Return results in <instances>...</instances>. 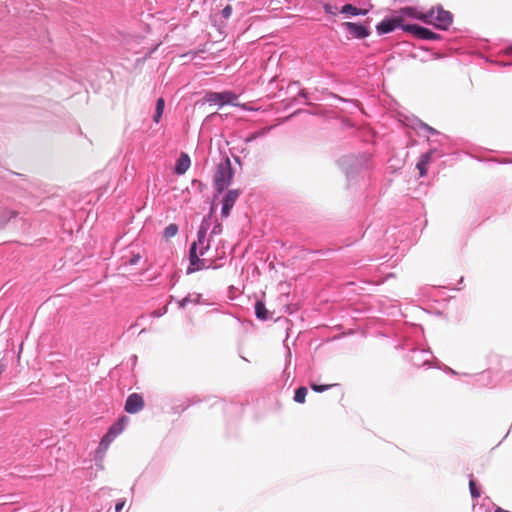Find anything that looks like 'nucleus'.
<instances>
[{
	"mask_svg": "<svg viewBox=\"0 0 512 512\" xmlns=\"http://www.w3.org/2000/svg\"><path fill=\"white\" fill-rule=\"evenodd\" d=\"M209 226V219L203 218L197 232V241L193 242L189 249V261L192 267H188V274L206 267L205 260L201 259L200 256H203L210 248V241L207 239Z\"/></svg>",
	"mask_w": 512,
	"mask_h": 512,
	"instance_id": "f257e3e1",
	"label": "nucleus"
},
{
	"mask_svg": "<svg viewBox=\"0 0 512 512\" xmlns=\"http://www.w3.org/2000/svg\"><path fill=\"white\" fill-rule=\"evenodd\" d=\"M234 171L229 158L217 165L213 178L214 189L220 194L232 183Z\"/></svg>",
	"mask_w": 512,
	"mask_h": 512,
	"instance_id": "f03ea898",
	"label": "nucleus"
},
{
	"mask_svg": "<svg viewBox=\"0 0 512 512\" xmlns=\"http://www.w3.org/2000/svg\"><path fill=\"white\" fill-rule=\"evenodd\" d=\"M427 13H433L431 17H429L426 24H432L436 28L441 30H447L453 21V16L449 11L444 10L442 7H437L430 9Z\"/></svg>",
	"mask_w": 512,
	"mask_h": 512,
	"instance_id": "7ed1b4c3",
	"label": "nucleus"
},
{
	"mask_svg": "<svg viewBox=\"0 0 512 512\" xmlns=\"http://www.w3.org/2000/svg\"><path fill=\"white\" fill-rule=\"evenodd\" d=\"M368 161L369 158L366 155H362L360 159L354 156H345L341 158L340 165L345 171L347 177H349L360 169L366 168L368 166Z\"/></svg>",
	"mask_w": 512,
	"mask_h": 512,
	"instance_id": "20e7f679",
	"label": "nucleus"
},
{
	"mask_svg": "<svg viewBox=\"0 0 512 512\" xmlns=\"http://www.w3.org/2000/svg\"><path fill=\"white\" fill-rule=\"evenodd\" d=\"M237 98V95L232 91L208 92L205 95V100L208 103L219 105L220 107L226 104L236 105L234 101L237 100Z\"/></svg>",
	"mask_w": 512,
	"mask_h": 512,
	"instance_id": "39448f33",
	"label": "nucleus"
},
{
	"mask_svg": "<svg viewBox=\"0 0 512 512\" xmlns=\"http://www.w3.org/2000/svg\"><path fill=\"white\" fill-rule=\"evenodd\" d=\"M407 24L401 23V18L394 12L391 16L385 17L380 23L376 26V31L379 35L387 34L395 30L396 28H401Z\"/></svg>",
	"mask_w": 512,
	"mask_h": 512,
	"instance_id": "423d86ee",
	"label": "nucleus"
},
{
	"mask_svg": "<svg viewBox=\"0 0 512 512\" xmlns=\"http://www.w3.org/2000/svg\"><path fill=\"white\" fill-rule=\"evenodd\" d=\"M403 30L423 40H439L441 38L439 34L417 24H407Z\"/></svg>",
	"mask_w": 512,
	"mask_h": 512,
	"instance_id": "0eeeda50",
	"label": "nucleus"
},
{
	"mask_svg": "<svg viewBox=\"0 0 512 512\" xmlns=\"http://www.w3.org/2000/svg\"><path fill=\"white\" fill-rule=\"evenodd\" d=\"M397 15L401 18V23L404 24V21L406 18H413V19H419L421 21H423L424 23H426V21H428L429 17H431V15L433 13H421V12H418L415 8L413 7H404L402 9H400L399 11H396Z\"/></svg>",
	"mask_w": 512,
	"mask_h": 512,
	"instance_id": "6e6552de",
	"label": "nucleus"
},
{
	"mask_svg": "<svg viewBox=\"0 0 512 512\" xmlns=\"http://www.w3.org/2000/svg\"><path fill=\"white\" fill-rule=\"evenodd\" d=\"M342 26L345 28V30L347 31V33L349 35H351L352 37H354L356 39H364V38L368 37L370 34V31L368 30V28L361 24L352 23V22H344L342 24Z\"/></svg>",
	"mask_w": 512,
	"mask_h": 512,
	"instance_id": "1a4fd4ad",
	"label": "nucleus"
},
{
	"mask_svg": "<svg viewBox=\"0 0 512 512\" xmlns=\"http://www.w3.org/2000/svg\"><path fill=\"white\" fill-rule=\"evenodd\" d=\"M432 359V354L429 350L414 349L410 355V361L416 367L428 365Z\"/></svg>",
	"mask_w": 512,
	"mask_h": 512,
	"instance_id": "9d476101",
	"label": "nucleus"
},
{
	"mask_svg": "<svg viewBox=\"0 0 512 512\" xmlns=\"http://www.w3.org/2000/svg\"><path fill=\"white\" fill-rule=\"evenodd\" d=\"M144 407V401L143 398L137 394L132 393L128 396L126 403H125V411L134 414L142 410Z\"/></svg>",
	"mask_w": 512,
	"mask_h": 512,
	"instance_id": "9b49d317",
	"label": "nucleus"
},
{
	"mask_svg": "<svg viewBox=\"0 0 512 512\" xmlns=\"http://www.w3.org/2000/svg\"><path fill=\"white\" fill-rule=\"evenodd\" d=\"M191 161L187 154L183 153L181 156L177 159L176 165H175V173L178 175L184 174L190 167Z\"/></svg>",
	"mask_w": 512,
	"mask_h": 512,
	"instance_id": "f8f14e48",
	"label": "nucleus"
},
{
	"mask_svg": "<svg viewBox=\"0 0 512 512\" xmlns=\"http://www.w3.org/2000/svg\"><path fill=\"white\" fill-rule=\"evenodd\" d=\"M126 422L127 419L125 417H122L109 428L107 433L116 438L119 434L123 432Z\"/></svg>",
	"mask_w": 512,
	"mask_h": 512,
	"instance_id": "ddd939ff",
	"label": "nucleus"
},
{
	"mask_svg": "<svg viewBox=\"0 0 512 512\" xmlns=\"http://www.w3.org/2000/svg\"><path fill=\"white\" fill-rule=\"evenodd\" d=\"M201 298L202 295L199 293L188 294L182 300L178 301L179 308H184L190 303L198 304L200 303Z\"/></svg>",
	"mask_w": 512,
	"mask_h": 512,
	"instance_id": "4468645a",
	"label": "nucleus"
},
{
	"mask_svg": "<svg viewBox=\"0 0 512 512\" xmlns=\"http://www.w3.org/2000/svg\"><path fill=\"white\" fill-rule=\"evenodd\" d=\"M240 190L239 189H231L229 190L224 198H223V203L233 207L236 200L238 199V197L240 196Z\"/></svg>",
	"mask_w": 512,
	"mask_h": 512,
	"instance_id": "2eb2a0df",
	"label": "nucleus"
},
{
	"mask_svg": "<svg viewBox=\"0 0 512 512\" xmlns=\"http://www.w3.org/2000/svg\"><path fill=\"white\" fill-rule=\"evenodd\" d=\"M341 13L349 14L352 16H358V15H366L367 10H362L360 8H357L356 6L352 4H346L341 8Z\"/></svg>",
	"mask_w": 512,
	"mask_h": 512,
	"instance_id": "dca6fc26",
	"label": "nucleus"
},
{
	"mask_svg": "<svg viewBox=\"0 0 512 512\" xmlns=\"http://www.w3.org/2000/svg\"><path fill=\"white\" fill-rule=\"evenodd\" d=\"M164 107H165V101L163 98H158L157 101H156V106H155V113L153 115V121L155 123H159L161 118H162V115H163V112H164Z\"/></svg>",
	"mask_w": 512,
	"mask_h": 512,
	"instance_id": "f3484780",
	"label": "nucleus"
},
{
	"mask_svg": "<svg viewBox=\"0 0 512 512\" xmlns=\"http://www.w3.org/2000/svg\"><path fill=\"white\" fill-rule=\"evenodd\" d=\"M255 315L260 320L268 319V311L262 301H257L255 303Z\"/></svg>",
	"mask_w": 512,
	"mask_h": 512,
	"instance_id": "a211bd4d",
	"label": "nucleus"
},
{
	"mask_svg": "<svg viewBox=\"0 0 512 512\" xmlns=\"http://www.w3.org/2000/svg\"><path fill=\"white\" fill-rule=\"evenodd\" d=\"M271 130V127H264L256 132L251 133L249 136L246 137L245 142L249 143L254 140H256L259 137H263Z\"/></svg>",
	"mask_w": 512,
	"mask_h": 512,
	"instance_id": "6ab92c4d",
	"label": "nucleus"
},
{
	"mask_svg": "<svg viewBox=\"0 0 512 512\" xmlns=\"http://www.w3.org/2000/svg\"><path fill=\"white\" fill-rule=\"evenodd\" d=\"M178 233V225L175 223L169 224L163 231V237L165 239H170L176 236Z\"/></svg>",
	"mask_w": 512,
	"mask_h": 512,
	"instance_id": "aec40b11",
	"label": "nucleus"
},
{
	"mask_svg": "<svg viewBox=\"0 0 512 512\" xmlns=\"http://www.w3.org/2000/svg\"><path fill=\"white\" fill-rule=\"evenodd\" d=\"M414 129H416V130L423 129L430 135H438L439 134V132L436 129H434L433 127L429 126L428 124L422 122L421 120H417V122L414 126Z\"/></svg>",
	"mask_w": 512,
	"mask_h": 512,
	"instance_id": "412c9836",
	"label": "nucleus"
},
{
	"mask_svg": "<svg viewBox=\"0 0 512 512\" xmlns=\"http://www.w3.org/2000/svg\"><path fill=\"white\" fill-rule=\"evenodd\" d=\"M307 393H308V390L306 387H304V386L299 387L295 391L294 401L297 403H304Z\"/></svg>",
	"mask_w": 512,
	"mask_h": 512,
	"instance_id": "4be33fe9",
	"label": "nucleus"
},
{
	"mask_svg": "<svg viewBox=\"0 0 512 512\" xmlns=\"http://www.w3.org/2000/svg\"><path fill=\"white\" fill-rule=\"evenodd\" d=\"M115 438L113 436H111L110 434L106 433L101 441H100V444H99V449L100 450H107L109 445L112 443V441L114 440Z\"/></svg>",
	"mask_w": 512,
	"mask_h": 512,
	"instance_id": "5701e85b",
	"label": "nucleus"
},
{
	"mask_svg": "<svg viewBox=\"0 0 512 512\" xmlns=\"http://www.w3.org/2000/svg\"><path fill=\"white\" fill-rule=\"evenodd\" d=\"M469 488L472 498H476L480 495L476 486V482L473 479H470L469 481Z\"/></svg>",
	"mask_w": 512,
	"mask_h": 512,
	"instance_id": "b1692460",
	"label": "nucleus"
},
{
	"mask_svg": "<svg viewBox=\"0 0 512 512\" xmlns=\"http://www.w3.org/2000/svg\"><path fill=\"white\" fill-rule=\"evenodd\" d=\"M323 8H324V11L327 13V14H331V15H336L338 13V8L337 6H334V5H331L329 3H325L323 5Z\"/></svg>",
	"mask_w": 512,
	"mask_h": 512,
	"instance_id": "393cba45",
	"label": "nucleus"
},
{
	"mask_svg": "<svg viewBox=\"0 0 512 512\" xmlns=\"http://www.w3.org/2000/svg\"><path fill=\"white\" fill-rule=\"evenodd\" d=\"M435 152V150H430L424 154H422L419 158V161L420 162H424L425 164H429L431 159H432V155L433 153Z\"/></svg>",
	"mask_w": 512,
	"mask_h": 512,
	"instance_id": "a878e982",
	"label": "nucleus"
},
{
	"mask_svg": "<svg viewBox=\"0 0 512 512\" xmlns=\"http://www.w3.org/2000/svg\"><path fill=\"white\" fill-rule=\"evenodd\" d=\"M333 385H318V384H311V389L315 392L322 393L329 388H331Z\"/></svg>",
	"mask_w": 512,
	"mask_h": 512,
	"instance_id": "bb28decb",
	"label": "nucleus"
},
{
	"mask_svg": "<svg viewBox=\"0 0 512 512\" xmlns=\"http://www.w3.org/2000/svg\"><path fill=\"white\" fill-rule=\"evenodd\" d=\"M417 169L419 170V174L421 177L425 176L427 174V166L428 164H425L424 162H420L418 160L417 162Z\"/></svg>",
	"mask_w": 512,
	"mask_h": 512,
	"instance_id": "cd10ccee",
	"label": "nucleus"
},
{
	"mask_svg": "<svg viewBox=\"0 0 512 512\" xmlns=\"http://www.w3.org/2000/svg\"><path fill=\"white\" fill-rule=\"evenodd\" d=\"M232 14V7L231 5H226L222 11H221V16L224 18V19H229L230 16Z\"/></svg>",
	"mask_w": 512,
	"mask_h": 512,
	"instance_id": "c85d7f7f",
	"label": "nucleus"
},
{
	"mask_svg": "<svg viewBox=\"0 0 512 512\" xmlns=\"http://www.w3.org/2000/svg\"><path fill=\"white\" fill-rule=\"evenodd\" d=\"M232 208H233V207H231V206H229V205H227V204L223 203V205H222V209H221V216H222L223 218L228 217V216L230 215V211H231V209H232Z\"/></svg>",
	"mask_w": 512,
	"mask_h": 512,
	"instance_id": "c756f323",
	"label": "nucleus"
},
{
	"mask_svg": "<svg viewBox=\"0 0 512 512\" xmlns=\"http://www.w3.org/2000/svg\"><path fill=\"white\" fill-rule=\"evenodd\" d=\"M232 208H233V207H231V206H229V205H227V204L223 203V205H222V209H221V216H222L223 218L228 217V216L230 215V211H231V209H232Z\"/></svg>",
	"mask_w": 512,
	"mask_h": 512,
	"instance_id": "7c9ffc66",
	"label": "nucleus"
},
{
	"mask_svg": "<svg viewBox=\"0 0 512 512\" xmlns=\"http://www.w3.org/2000/svg\"><path fill=\"white\" fill-rule=\"evenodd\" d=\"M166 312H167V307H163L162 309L154 310L151 313V316L155 317V318H158V317L163 316Z\"/></svg>",
	"mask_w": 512,
	"mask_h": 512,
	"instance_id": "2f4dec72",
	"label": "nucleus"
},
{
	"mask_svg": "<svg viewBox=\"0 0 512 512\" xmlns=\"http://www.w3.org/2000/svg\"><path fill=\"white\" fill-rule=\"evenodd\" d=\"M140 260V255L137 254V255H134L133 257H131L128 261V264L129 265H136Z\"/></svg>",
	"mask_w": 512,
	"mask_h": 512,
	"instance_id": "473e14b6",
	"label": "nucleus"
},
{
	"mask_svg": "<svg viewBox=\"0 0 512 512\" xmlns=\"http://www.w3.org/2000/svg\"><path fill=\"white\" fill-rule=\"evenodd\" d=\"M222 231V226L220 224H217L213 227L212 231H211V235H217V234H220Z\"/></svg>",
	"mask_w": 512,
	"mask_h": 512,
	"instance_id": "72a5a7b5",
	"label": "nucleus"
},
{
	"mask_svg": "<svg viewBox=\"0 0 512 512\" xmlns=\"http://www.w3.org/2000/svg\"><path fill=\"white\" fill-rule=\"evenodd\" d=\"M125 505V500H120L116 503V506H115V512H121V510L123 509Z\"/></svg>",
	"mask_w": 512,
	"mask_h": 512,
	"instance_id": "f704fd0d",
	"label": "nucleus"
},
{
	"mask_svg": "<svg viewBox=\"0 0 512 512\" xmlns=\"http://www.w3.org/2000/svg\"><path fill=\"white\" fill-rule=\"evenodd\" d=\"M5 213L7 214L6 220L10 219L11 217H14L15 215V213L12 211H6Z\"/></svg>",
	"mask_w": 512,
	"mask_h": 512,
	"instance_id": "c9c22d12",
	"label": "nucleus"
},
{
	"mask_svg": "<svg viewBox=\"0 0 512 512\" xmlns=\"http://www.w3.org/2000/svg\"><path fill=\"white\" fill-rule=\"evenodd\" d=\"M445 371H447V372H449L450 374H453V375H456V374H457V372H456L455 370H453V369H451V368H449V367H446V368H445Z\"/></svg>",
	"mask_w": 512,
	"mask_h": 512,
	"instance_id": "e433bc0d",
	"label": "nucleus"
},
{
	"mask_svg": "<svg viewBox=\"0 0 512 512\" xmlns=\"http://www.w3.org/2000/svg\"><path fill=\"white\" fill-rule=\"evenodd\" d=\"M299 95H300L301 97H303V98H307L308 93H307L305 90H301V91H300V93H299Z\"/></svg>",
	"mask_w": 512,
	"mask_h": 512,
	"instance_id": "4c0bfd02",
	"label": "nucleus"
},
{
	"mask_svg": "<svg viewBox=\"0 0 512 512\" xmlns=\"http://www.w3.org/2000/svg\"><path fill=\"white\" fill-rule=\"evenodd\" d=\"M495 512H510V511H507V510H504V509H502V508L498 507V508L495 510Z\"/></svg>",
	"mask_w": 512,
	"mask_h": 512,
	"instance_id": "58836bf2",
	"label": "nucleus"
},
{
	"mask_svg": "<svg viewBox=\"0 0 512 512\" xmlns=\"http://www.w3.org/2000/svg\"><path fill=\"white\" fill-rule=\"evenodd\" d=\"M507 54H512V45L506 49Z\"/></svg>",
	"mask_w": 512,
	"mask_h": 512,
	"instance_id": "ea45409f",
	"label": "nucleus"
}]
</instances>
